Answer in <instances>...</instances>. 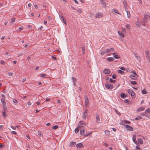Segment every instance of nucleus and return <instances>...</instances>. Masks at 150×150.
Returning a JSON list of instances; mask_svg holds the SVG:
<instances>
[{"mask_svg":"<svg viewBox=\"0 0 150 150\" xmlns=\"http://www.w3.org/2000/svg\"><path fill=\"white\" fill-rule=\"evenodd\" d=\"M107 60L109 62L113 61L114 59L112 57H110L107 58Z\"/></svg>","mask_w":150,"mask_h":150,"instance_id":"nucleus-25","label":"nucleus"},{"mask_svg":"<svg viewBox=\"0 0 150 150\" xmlns=\"http://www.w3.org/2000/svg\"><path fill=\"white\" fill-rule=\"evenodd\" d=\"M136 148L138 150H141V149L139 146H136Z\"/></svg>","mask_w":150,"mask_h":150,"instance_id":"nucleus-60","label":"nucleus"},{"mask_svg":"<svg viewBox=\"0 0 150 150\" xmlns=\"http://www.w3.org/2000/svg\"><path fill=\"white\" fill-rule=\"evenodd\" d=\"M105 87L106 88L108 89H111L113 88V86L111 84L107 83L105 85Z\"/></svg>","mask_w":150,"mask_h":150,"instance_id":"nucleus-3","label":"nucleus"},{"mask_svg":"<svg viewBox=\"0 0 150 150\" xmlns=\"http://www.w3.org/2000/svg\"><path fill=\"white\" fill-rule=\"evenodd\" d=\"M4 146V145L3 144H0V147L1 148H2Z\"/></svg>","mask_w":150,"mask_h":150,"instance_id":"nucleus-64","label":"nucleus"},{"mask_svg":"<svg viewBox=\"0 0 150 150\" xmlns=\"http://www.w3.org/2000/svg\"><path fill=\"white\" fill-rule=\"evenodd\" d=\"M137 83L136 81H130V84L132 85H136L137 84Z\"/></svg>","mask_w":150,"mask_h":150,"instance_id":"nucleus-31","label":"nucleus"},{"mask_svg":"<svg viewBox=\"0 0 150 150\" xmlns=\"http://www.w3.org/2000/svg\"><path fill=\"white\" fill-rule=\"evenodd\" d=\"M145 108L144 107H141L140 108H138L137 110V112H140L144 110Z\"/></svg>","mask_w":150,"mask_h":150,"instance_id":"nucleus-11","label":"nucleus"},{"mask_svg":"<svg viewBox=\"0 0 150 150\" xmlns=\"http://www.w3.org/2000/svg\"><path fill=\"white\" fill-rule=\"evenodd\" d=\"M77 11L78 12L79 14H80L81 13V11H82L81 9H78V10H77Z\"/></svg>","mask_w":150,"mask_h":150,"instance_id":"nucleus-52","label":"nucleus"},{"mask_svg":"<svg viewBox=\"0 0 150 150\" xmlns=\"http://www.w3.org/2000/svg\"><path fill=\"white\" fill-rule=\"evenodd\" d=\"M103 72L105 74H108L110 73V71L109 69H105L104 70Z\"/></svg>","mask_w":150,"mask_h":150,"instance_id":"nucleus-6","label":"nucleus"},{"mask_svg":"<svg viewBox=\"0 0 150 150\" xmlns=\"http://www.w3.org/2000/svg\"><path fill=\"white\" fill-rule=\"evenodd\" d=\"M82 144L81 143H79L76 145V147L77 148H80L82 146Z\"/></svg>","mask_w":150,"mask_h":150,"instance_id":"nucleus-21","label":"nucleus"},{"mask_svg":"<svg viewBox=\"0 0 150 150\" xmlns=\"http://www.w3.org/2000/svg\"><path fill=\"white\" fill-rule=\"evenodd\" d=\"M76 142H71L70 143V146L71 147H73L75 146L76 144Z\"/></svg>","mask_w":150,"mask_h":150,"instance_id":"nucleus-14","label":"nucleus"},{"mask_svg":"<svg viewBox=\"0 0 150 150\" xmlns=\"http://www.w3.org/2000/svg\"><path fill=\"white\" fill-rule=\"evenodd\" d=\"M17 126H11V127L13 129V130H15L16 129V127H17Z\"/></svg>","mask_w":150,"mask_h":150,"instance_id":"nucleus-51","label":"nucleus"},{"mask_svg":"<svg viewBox=\"0 0 150 150\" xmlns=\"http://www.w3.org/2000/svg\"><path fill=\"white\" fill-rule=\"evenodd\" d=\"M117 72L121 74H122L124 73V71L120 70H119L117 71Z\"/></svg>","mask_w":150,"mask_h":150,"instance_id":"nucleus-39","label":"nucleus"},{"mask_svg":"<svg viewBox=\"0 0 150 150\" xmlns=\"http://www.w3.org/2000/svg\"><path fill=\"white\" fill-rule=\"evenodd\" d=\"M103 14L100 13L98 12L96 14V17L98 18H100L103 16Z\"/></svg>","mask_w":150,"mask_h":150,"instance_id":"nucleus-5","label":"nucleus"},{"mask_svg":"<svg viewBox=\"0 0 150 150\" xmlns=\"http://www.w3.org/2000/svg\"><path fill=\"white\" fill-rule=\"evenodd\" d=\"M60 18L62 20L63 22L65 25H67V22L64 19V18L63 17V16H60Z\"/></svg>","mask_w":150,"mask_h":150,"instance_id":"nucleus-16","label":"nucleus"},{"mask_svg":"<svg viewBox=\"0 0 150 150\" xmlns=\"http://www.w3.org/2000/svg\"><path fill=\"white\" fill-rule=\"evenodd\" d=\"M106 53H109L110 52V49H107L106 50Z\"/></svg>","mask_w":150,"mask_h":150,"instance_id":"nucleus-58","label":"nucleus"},{"mask_svg":"<svg viewBox=\"0 0 150 150\" xmlns=\"http://www.w3.org/2000/svg\"><path fill=\"white\" fill-rule=\"evenodd\" d=\"M5 105L4 104H3V107H4V109L5 110H6V108L5 107Z\"/></svg>","mask_w":150,"mask_h":150,"instance_id":"nucleus-59","label":"nucleus"},{"mask_svg":"<svg viewBox=\"0 0 150 150\" xmlns=\"http://www.w3.org/2000/svg\"><path fill=\"white\" fill-rule=\"evenodd\" d=\"M125 27L126 28H127L128 29H129L130 28V25L129 24H127L125 26Z\"/></svg>","mask_w":150,"mask_h":150,"instance_id":"nucleus-43","label":"nucleus"},{"mask_svg":"<svg viewBox=\"0 0 150 150\" xmlns=\"http://www.w3.org/2000/svg\"><path fill=\"white\" fill-rule=\"evenodd\" d=\"M81 49L82 50V54H84L85 53V47L84 46H83L81 47Z\"/></svg>","mask_w":150,"mask_h":150,"instance_id":"nucleus-23","label":"nucleus"},{"mask_svg":"<svg viewBox=\"0 0 150 150\" xmlns=\"http://www.w3.org/2000/svg\"><path fill=\"white\" fill-rule=\"evenodd\" d=\"M136 135H134L132 138V140L136 144L137 143V142L136 140Z\"/></svg>","mask_w":150,"mask_h":150,"instance_id":"nucleus-12","label":"nucleus"},{"mask_svg":"<svg viewBox=\"0 0 150 150\" xmlns=\"http://www.w3.org/2000/svg\"><path fill=\"white\" fill-rule=\"evenodd\" d=\"M40 76L41 77L43 78H45L47 77L46 75L45 74L43 73L41 74H40Z\"/></svg>","mask_w":150,"mask_h":150,"instance_id":"nucleus-20","label":"nucleus"},{"mask_svg":"<svg viewBox=\"0 0 150 150\" xmlns=\"http://www.w3.org/2000/svg\"><path fill=\"white\" fill-rule=\"evenodd\" d=\"M145 116L148 117L149 119L150 118V115H146Z\"/></svg>","mask_w":150,"mask_h":150,"instance_id":"nucleus-63","label":"nucleus"},{"mask_svg":"<svg viewBox=\"0 0 150 150\" xmlns=\"http://www.w3.org/2000/svg\"><path fill=\"white\" fill-rule=\"evenodd\" d=\"M100 2L101 4L103 6V7H105L106 6V4L105 3V1L104 0H100Z\"/></svg>","mask_w":150,"mask_h":150,"instance_id":"nucleus-13","label":"nucleus"},{"mask_svg":"<svg viewBox=\"0 0 150 150\" xmlns=\"http://www.w3.org/2000/svg\"><path fill=\"white\" fill-rule=\"evenodd\" d=\"M137 76L135 74H132L130 75V77L134 80L137 79Z\"/></svg>","mask_w":150,"mask_h":150,"instance_id":"nucleus-8","label":"nucleus"},{"mask_svg":"<svg viewBox=\"0 0 150 150\" xmlns=\"http://www.w3.org/2000/svg\"><path fill=\"white\" fill-rule=\"evenodd\" d=\"M146 57L148 61V62H150V57L149 56V51L146 50L145 51Z\"/></svg>","mask_w":150,"mask_h":150,"instance_id":"nucleus-2","label":"nucleus"},{"mask_svg":"<svg viewBox=\"0 0 150 150\" xmlns=\"http://www.w3.org/2000/svg\"><path fill=\"white\" fill-rule=\"evenodd\" d=\"M96 122H98L99 121H100V119L99 118V115L98 114H96Z\"/></svg>","mask_w":150,"mask_h":150,"instance_id":"nucleus-19","label":"nucleus"},{"mask_svg":"<svg viewBox=\"0 0 150 150\" xmlns=\"http://www.w3.org/2000/svg\"><path fill=\"white\" fill-rule=\"evenodd\" d=\"M11 133L14 135H16L17 134V133L16 132L13 131H11Z\"/></svg>","mask_w":150,"mask_h":150,"instance_id":"nucleus-53","label":"nucleus"},{"mask_svg":"<svg viewBox=\"0 0 150 150\" xmlns=\"http://www.w3.org/2000/svg\"><path fill=\"white\" fill-rule=\"evenodd\" d=\"M87 110H85L84 112H83V117L84 119L86 118L87 116Z\"/></svg>","mask_w":150,"mask_h":150,"instance_id":"nucleus-7","label":"nucleus"},{"mask_svg":"<svg viewBox=\"0 0 150 150\" xmlns=\"http://www.w3.org/2000/svg\"><path fill=\"white\" fill-rule=\"evenodd\" d=\"M124 6L125 7V10H126V7L127 6V2L126 1H124L123 2Z\"/></svg>","mask_w":150,"mask_h":150,"instance_id":"nucleus-24","label":"nucleus"},{"mask_svg":"<svg viewBox=\"0 0 150 150\" xmlns=\"http://www.w3.org/2000/svg\"><path fill=\"white\" fill-rule=\"evenodd\" d=\"M43 27L42 26H41L40 27L38 28V30H41L43 29Z\"/></svg>","mask_w":150,"mask_h":150,"instance_id":"nucleus-62","label":"nucleus"},{"mask_svg":"<svg viewBox=\"0 0 150 150\" xmlns=\"http://www.w3.org/2000/svg\"><path fill=\"white\" fill-rule=\"evenodd\" d=\"M136 25L137 27L138 28H139L140 26V23L137 22V23H136Z\"/></svg>","mask_w":150,"mask_h":150,"instance_id":"nucleus-46","label":"nucleus"},{"mask_svg":"<svg viewBox=\"0 0 150 150\" xmlns=\"http://www.w3.org/2000/svg\"><path fill=\"white\" fill-rule=\"evenodd\" d=\"M38 134L39 136H41L42 133H41V132L40 131H38Z\"/></svg>","mask_w":150,"mask_h":150,"instance_id":"nucleus-56","label":"nucleus"},{"mask_svg":"<svg viewBox=\"0 0 150 150\" xmlns=\"http://www.w3.org/2000/svg\"><path fill=\"white\" fill-rule=\"evenodd\" d=\"M116 78V76L115 75V74H113L112 75V78L113 79H115Z\"/></svg>","mask_w":150,"mask_h":150,"instance_id":"nucleus-50","label":"nucleus"},{"mask_svg":"<svg viewBox=\"0 0 150 150\" xmlns=\"http://www.w3.org/2000/svg\"><path fill=\"white\" fill-rule=\"evenodd\" d=\"M59 127V126L58 125H55L52 128L54 129H56L58 128Z\"/></svg>","mask_w":150,"mask_h":150,"instance_id":"nucleus-35","label":"nucleus"},{"mask_svg":"<svg viewBox=\"0 0 150 150\" xmlns=\"http://www.w3.org/2000/svg\"><path fill=\"white\" fill-rule=\"evenodd\" d=\"M91 133V132L90 133H87V130L86 128H81L80 131V134L81 135H83L84 137H88L90 134Z\"/></svg>","mask_w":150,"mask_h":150,"instance_id":"nucleus-1","label":"nucleus"},{"mask_svg":"<svg viewBox=\"0 0 150 150\" xmlns=\"http://www.w3.org/2000/svg\"><path fill=\"white\" fill-rule=\"evenodd\" d=\"M142 119V117L141 116H138L135 118V120H139Z\"/></svg>","mask_w":150,"mask_h":150,"instance_id":"nucleus-38","label":"nucleus"},{"mask_svg":"<svg viewBox=\"0 0 150 150\" xmlns=\"http://www.w3.org/2000/svg\"><path fill=\"white\" fill-rule=\"evenodd\" d=\"M118 33L119 34L120 36L122 38L125 37V35L123 33L120 32V31H118Z\"/></svg>","mask_w":150,"mask_h":150,"instance_id":"nucleus-15","label":"nucleus"},{"mask_svg":"<svg viewBox=\"0 0 150 150\" xmlns=\"http://www.w3.org/2000/svg\"><path fill=\"white\" fill-rule=\"evenodd\" d=\"M85 105H87L89 103V100L87 96H85Z\"/></svg>","mask_w":150,"mask_h":150,"instance_id":"nucleus-9","label":"nucleus"},{"mask_svg":"<svg viewBox=\"0 0 150 150\" xmlns=\"http://www.w3.org/2000/svg\"><path fill=\"white\" fill-rule=\"evenodd\" d=\"M23 29V26H21L19 27L18 28L19 31H21Z\"/></svg>","mask_w":150,"mask_h":150,"instance_id":"nucleus-57","label":"nucleus"},{"mask_svg":"<svg viewBox=\"0 0 150 150\" xmlns=\"http://www.w3.org/2000/svg\"><path fill=\"white\" fill-rule=\"evenodd\" d=\"M0 63L2 65H4L5 64V62L3 60H1Z\"/></svg>","mask_w":150,"mask_h":150,"instance_id":"nucleus-49","label":"nucleus"},{"mask_svg":"<svg viewBox=\"0 0 150 150\" xmlns=\"http://www.w3.org/2000/svg\"><path fill=\"white\" fill-rule=\"evenodd\" d=\"M133 54H134V56L135 57V58L138 60H139V61H140L141 58H140V57L139 56H137V54H135L134 53H133Z\"/></svg>","mask_w":150,"mask_h":150,"instance_id":"nucleus-17","label":"nucleus"},{"mask_svg":"<svg viewBox=\"0 0 150 150\" xmlns=\"http://www.w3.org/2000/svg\"><path fill=\"white\" fill-rule=\"evenodd\" d=\"M144 112L145 113H150V108H148L146 109L145 111Z\"/></svg>","mask_w":150,"mask_h":150,"instance_id":"nucleus-28","label":"nucleus"},{"mask_svg":"<svg viewBox=\"0 0 150 150\" xmlns=\"http://www.w3.org/2000/svg\"><path fill=\"white\" fill-rule=\"evenodd\" d=\"M120 69L122 70H125V68L124 67H121L120 68Z\"/></svg>","mask_w":150,"mask_h":150,"instance_id":"nucleus-61","label":"nucleus"},{"mask_svg":"<svg viewBox=\"0 0 150 150\" xmlns=\"http://www.w3.org/2000/svg\"><path fill=\"white\" fill-rule=\"evenodd\" d=\"M117 54V53H112V55H114V57L115 59H119L120 58L119 56L117 55H115V54Z\"/></svg>","mask_w":150,"mask_h":150,"instance_id":"nucleus-22","label":"nucleus"},{"mask_svg":"<svg viewBox=\"0 0 150 150\" xmlns=\"http://www.w3.org/2000/svg\"><path fill=\"white\" fill-rule=\"evenodd\" d=\"M72 79L73 80V83H74L76 81V79L74 77H72Z\"/></svg>","mask_w":150,"mask_h":150,"instance_id":"nucleus-44","label":"nucleus"},{"mask_svg":"<svg viewBox=\"0 0 150 150\" xmlns=\"http://www.w3.org/2000/svg\"><path fill=\"white\" fill-rule=\"evenodd\" d=\"M125 127L128 130L132 131L133 130V128L129 125H126L125 126Z\"/></svg>","mask_w":150,"mask_h":150,"instance_id":"nucleus-4","label":"nucleus"},{"mask_svg":"<svg viewBox=\"0 0 150 150\" xmlns=\"http://www.w3.org/2000/svg\"><path fill=\"white\" fill-rule=\"evenodd\" d=\"M138 143L142 144L143 143V141L142 139L141 138H139L138 139Z\"/></svg>","mask_w":150,"mask_h":150,"instance_id":"nucleus-18","label":"nucleus"},{"mask_svg":"<svg viewBox=\"0 0 150 150\" xmlns=\"http://www.w3.org/2000/svg\"><path fill=\"white\" fill-rule=\"evenodd\" d=\"M121 30L123 33H125L126 32L125 29L124 28L122 27L121 28Z\"/></svg>","mask_w":150,"mask_h":150,"instance_id":"nucleus-36","label":"nucleus"},{"mask_svg":"<svg viewBox=\"0 0 150 150\" xmlns=\"http://www.w3.org/2000/svg\"><path fill=\"white\" fill-rule=\"evenodd\" d=\"M79 124L80 125H81L82 127H84L86 125L85 123L83 121H80L79 122Z\"/></svg>","mask_w":150,"mask_h":150,"instance_id":"nucleus-10","label":"nucleus"},{"mask_svg":"<svg viewBox=\"0 0 150 150\" xmlns=\"http://www.w3.org/2000/svg\"><path fill=\"white\" fill-rule=\"evenodd\" d=\"M132 73H133V74H135V75H136L137 76H138V75L137 74L135 71H134H134H132Z\"/></svg>","mask_w":150,"mask_h":150,"instance_id":"nucleus-55","label":"nucleus"},{"mask_svg":"<svg viewBox=\"0 0 150 150\" xmlns=\"http://www.w3.org/2000/svg\"><path fill=\"white\" fill-rule=\"evenodd\" d=\"M126 12L127 13V17L129 18L130 16V14L129 11L127 10H126Z\"/></svg>","mask_w":150,"mask_h":150,"instance_id":"nucleus-32","label":"nucleus"},{"mask_svg":"<svg viewBox=\"0 0 150 150\" xmlns=\"http://www.w3.org/2000/svg\"><path fill=\"white\" fill-rule=\"evenodd\" d=\"M2 116L4 117H5L6 116V113L5 111H3Z\"/></svg>","mask_w":150,"mask_h":150,"instance_id":"nucleus-41","label":"nucleus"},{"mask_svg":"<svg viewBox=\"0 0 150 150\" xmlns=\"http://www.w3.org/2000/svg\"><path fill=\"white\" fill-rule=\"evenodd\" d=\"M13 101L14 103H18V101L16 99H13Z\"/></svg>","mask_w":150,"mask_h":150,"instance_id":"nucleus-45","label":"nucleus"},{"mask_svg":"<svg viewBox=\"0 0 150 150\" xmlns=\"http://www.w3.org/2000/svg\"><path fill=\"white\" fill-rule=\"evenodd\" d=\"M79 127H77L75 129V132L76 133V134H77V133L79 132Z\"/></svg>","mask_w":150,"mask_h":150,"instance_id":"nucleus-30","label":"nucleus"},{"mask_svg":"<svg viewBox=\"0 0 150 150\" xmlns=\"http://www.w3.org/2000/svg\"><path fill=\"white\" fill-rule=\"evenodd\" d=\"M131 97L132 98H135V93L133 91L131 95Z\"/></svg>","mask_w":150,"mask_h":150,"instance_id":"nucleus-27","label":"nucleus"},{"mask_svg":"<svg viewBox=\"0 0 150 150\" xmlns=\"http://www.w3.org/2000/svg\"><path fill=\"white\" fill-rule=\"evenodd\" d=\"M123 121L124 122L128 124H130V121H127L126 120H124Z\"/></svg>","mask_w":150,"mask_h":150,"instance_id":"nucleus-47","label":"nucleus"},{"mask_svg":"<svg viewBox=\"0 0 150 150\" xmlns=\"http://www.w3.org/2000/svg\"><path fill=\"white\" fill-rule=\"evenodd\" d=\"M113 11L114 13H116L118 14H120V13H119V12L116 9H113Z\"/></svg>","mask_w":150,"mask_h":150,"instance_id":"nucleus-37","label":"nucleus"},{"mask_svg":"<svg viewBox=\"0 0 150 150\" xmlns=\"http://www.w3.org/2000/svg\"><path fill=\"white\" fill-rule=\"evenodd\" d=\"M106 53V51H103L101 53V55H103L104 54H105Z\"/></svg>","mask_w":150,"mask_h":150,"instance_id":"nucleus-48","label":"nucleus"},{"mask_svg":"<svg viewBox=\"0 0 150 150\" xmlns=\"http://www.w3.org/2000/svg\"><path fill=\"white\" fill-rule=\"evenodd\" d=\"M15 18H12L11 21V23H13L15 21Z\"/></svg>","mask_w":150,"mask_h":150,"instance_id":"nucleus-42","label":"nucleus"},{"mask_svg":"<svg viewBox=\"0 0 150 150\" xmlns=\"http://www.w3.org/2000/svg\"><path fill=\"white\" fill-rule=\"evenodd\" d=\"M142 93L143 94H146L147 93V91L145 89H143L142 91Z\"/></svg>","mask_w":150,"mask_h":150,"instance_id":"nucleus-34","label":"nucleus"},{"mask_svg":"<svg viewBox=\"0 0 150 150\" xmlns=\"http://www.w3.org/2000/svg\"><path fill=\"white\" fill-rule=\"evenodd\" d=\"M120 96L122 98H125L126 97L125 94L124 93H122L120 95Z\"/></svg>","mask_w":150,"mask_h":150,"instance_id":"nucleus-26","label":"nucleus"},{"mask_svg":"<svg viewBox=\"0 0 150 150\" xmlns=\"http://www.w3.org/2000/svg\"><path fill=\"white\" fill-rule=\"evenodd\" d=\"M133 91L131 89H129L127 90V92L129 94H130L131 95V94L133 92Z\"/></svg>","mask_w":150,"mask_h":150,"instance_id":"nucleus-33","label":"nucleus"},{"mask_svg":"<svg viewBox=\"0 0 150 150\" xmlns=\"http://www.w3.org/2000/svg\"><path fill=\"white\" fill-rule=\"evenodd\" d=\"M109 80H110V81L111 83H114V82H115V80H113L111 78Z\"/></svg>","mask_w":150,"mask_h":150,"instance_id":"nucleus-40","label":"nucleus"},{"mask_svg":"<svg viewBox=\"0 0 150 150\" xmlns=\"http://www.w3.org/2000/svg\"><path fill=\"white\" fill-rule=\"evenodd\" d=\"M124 102L125 103H128L129 102V100L127 99H126L124 100Z\"/></svg>","mask_w":150,"mask_h":150,"instance_id":"nucleus-54","label":"nucleus"},{"mask_svg":"<svg viewBox=\"0 0 150 150\" xmlns=\"http://www.w3.org/2000/svg\"><path fill=\"white\" fill-rule=\"evenodd\" d=\"M1 101L2 103H3V104L5 105L6 103L5 102V100L4 98H1Z\"/></svg>","mask_w":150,"mask_h":150,"instance_id":"nucleus-29","label":"nucleus"}]
</instances>
